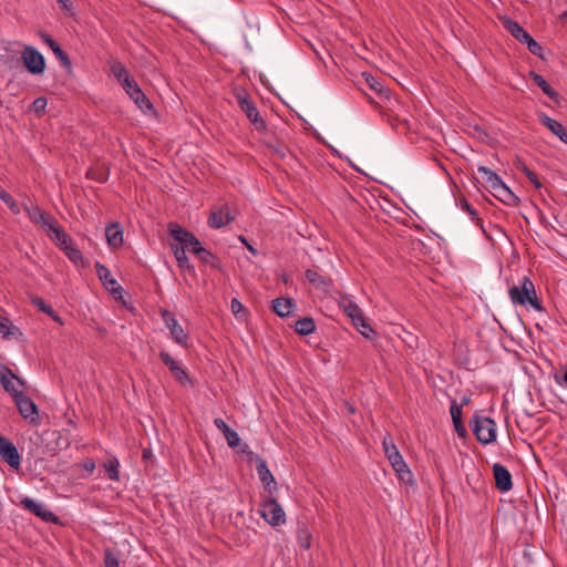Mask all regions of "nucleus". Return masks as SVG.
Returning <instances> with one entry per match:
<instances>
[{
    "label": "nucleus",
    "mask_w": 567,
    "mask_h": 567,
    "mask_svg": "<svg viewBox=\"0 0 567 567\" xmlns=\"http://www.w3.org/2000/svg\"><path fill=\"white\" fill-rule=\"evenodd\" d=\"M168 231L178 244L185 245L187 251L192 252L200 262L215 266V256L202 246L193 233L181 227L177 223H169Z\"/></svg>",
    "instance_id": "f257e3e1"
},
{
    "label": "nucleus",
    "mask_w": 567,
    "mask_h": 567,
    "mask_svg": "<svg viewBox=\"0 0 567 567\" xmlns=\"http://www.w3.org/2000/svg\"><path fill=\"white\" fill-rule=\"evenodd\" d=\"M509 298L514 305L524 307L527 310L543 312L544 307L537 296L535 286H512L508 290Z\"/></svg>",
    "instance_id": "f03ea898"
},
{
    "label": "nucleus",
    "mask_w": 567,
    "mask_h": 567,
    "mask_svg": "<svg viewBox=\"0 0 567 567\" xmlns=\"http://www.w3.org/2000/svg\"><path fill=\"white\" fill-rule=\"evenodd\" d=\"M384 454L399 478L404 482L412 481V472L391 437L384 436L382 441Z\"/></svg>",
    "instance_id": "7ed1b4c3"
},
{
    "label": "nucleus",
    "mask_w": 567,
    "mask_h": 567,
    "mask_svg": "<svg viewBox=\"0 0 567 567\" xmlns=\"http://www.w3.org/2000/svg\"><path fill=\"white\" fill-rule=\"evenodd\" d=\"M471 427L480 443L487 445L496 441V423L492 417L475 413L471 419Z\"/></svg>",
    "instance_id": "20e7f679"
},
{
    "label": "nucleus",
    "mask_w": 567,
    "mask_h": 567,
    "mask_svg": "<svg viewBox=\"0 0 567 567\" xmlns=\"http://www.w3.org/2000/svg\"><path fill=\"white\" fill-rule=\"evenodd\" d=\"M236 100L240 110L246 114V116L248 117L250 123L256 127V130H265L266 122L260 116L255 102L250 99L248 93L245 90L237 91Z\"/></svg>",
    "instance_id": "39448f33"
},
{
    "label": "nucleus",
    "mask_w": 567,
    "mask_h": 567,
    "mask_svg": "<svg viewBox=\"0 0 567 567\" xmlns=\"http://www.w3.org/2000/svg\"><path fill=\"white\" fill-rule=\"evenodd\" d=\"M260 516L274 527L286 523V513L278 501L274 497H268L261 502Z\"/></svg>",
    "instance_id": "423d86ee"
},
{
    "label": "nucleus",
    "mask_w": 567,
    "mask_h": 567,
    "mask_svg": "<svg viewBox=\"0 0 567 567\" xmlns=\"http://www.w3.org/2000/svg\"><path fill=\"white\" fill-rule=\"evenodd\" d=\"M21 60L28 72L40 75L45 70V60L42 53L31 45H25L21 51Z\"/></svg>",
    "instance_id": "0eeeda50"
},
{
    "label": "nucleus",
    "mask_w": 567,
    "mask_h": 567,
    "mask_svg": "<svg viewBox=\"0 0 567 567\" xmlns=\"http://www.w3.org/2000/svg\"><path fill=\"white\" fill-rule=\"evenodd\" d=\"M0 384L3 390L8 392L12 399L23 393L25 382L17 377L10 368L0 364Z\"/></svg>",
    "instance_id": "6e6552de"
},
{
    "label": "nucleus",
    "mask_w": 567,
    "mask_h": 567,
    "mask_svg": "<svg viewBox=\"0 0 567 567\" xmlns=\"http://www.w3.org/2000/svg\"><path fill=\"white\" fill-rule=\"evenodd\" d=\"M126 82L127 83H125L122 87L130 96V99L144 114L151 113L154 110V106L150 99L142 91L137 82L134 79L126 80Z\"/></svg>",
    "instance_id": "1a4fd4ad"
},
{
    "label": "nucleus",
    "mask_w": 567,
    "mask_h": 567,
    "mask_svg": "<svg viewBox=\"0 0 567 567\" xmlns=\"http://www.w3.org/2000/svg\"><path fill=\"white\" fill-rule=\"evenodd\" d=\"M163 321L169 330L172 339L179 346H188V334L184 331L183 327L178 323L177 319L168 310L161 311Z\"/></svg>",
    "instance_id": "9d476101"
},
{
    "label": "nucleus",
    "mask_w": 567,
    "mask_h": 567,
    "mask_svg": "<svg viewBox=\"0 0 567 567\" xmlns=\"http://www.w3.org/2000/svg\"><path fill=\"white\" fill-rule=\"evenodd\" d=\"M20 505L25 511L32 513L44 522L51 523L58 520L56 516L42 502L34 501L28 496H23L20 498Z\"/></svg>",
    "instance_id": "9b49d317"
},
{
    "label": "nucleus",
    "mask_w": 567,
    "mask_h": 567,
    "mask_svg": "<svg viewBox=\"0 0 567 567\" xmlns=\"http://www.w3.org/2000/svg\"><path fill=\"white\" fill-rule=\"evenodd\" d=\"M235 218V210L229 205L225 204L210 212L208 225L212 228L219 229L230 224Z\"/></svg>",
    "instance_id": "f8f14e48"
},
{
    "label": "nucleus",
    "mask_w": 567,
    "mask_h": 567,
    "mask_svg": "<svg viewBox=\"0 0 567 567\" xmlns=\"http://www.w3.org/2000/svg\"><path fill=\"white\" fill-rule=\"evenodd\" d=\"M0 456L10 467L19 470L21 455L16 445L8 439L0 435Z\"/></svg>",
    "instance_id": "ddd939ff"
},
{
    "label": "nucleus",
    "mask_w": 567,
    "mask_h": 567,
    "mask_svg": "<svg viewBox=\"0 0 567 567\" xmlns=\"http://www.w3.org/2000/svg\"><path fill=\"white\" fill-rule=\"evenodd\" d=\"M159 358L163 361V363L173 373L176 381H178L182 385H192L193 384L187 371L168 352L162 351L159 353Z\"/></svg>",
    "instance_id": "4468645a"
},
{
    "label": "nucleus",
    "mask_w": 567,
    "mask_h": 567,
    "mask_svg": "<svg viewBox=\"0 0 567 567\" xmlns=\"http://www.w3.org/2000/svg\"><path fill=\"white\" fill-rule=\"evenodd\" d=\"M21 416L30 423H38L39 412L35 403L24 393L13 399Z\"/></svg>",
    "instance_id": "2eb2a0df"
},
{
    "label": "nucleus",
    "mask_w": 567,
    "mask_h": 567,
    "mask_svg": "<svg viewBox=\"0 0 567 567\" xmlns=\"http://www.w3.org/2000/svg\"><path fill=\"white\" fill-rule=\"evenodd\" d=\"M493 474L495 478L496 487L501 492H508L513 487L512 475L509 471L502 464L493 465Z\"/></svg>",
    "instance_id": "dca6fc26"
},
{
    "label": "nucleus",
    "mask_w": 567,
    "mask_h": 567,
    "mask_svg": "<svg viewBox=\"0 0 567 567\" xmlns=\"http://www.w3.org/2000/svg\"><path fill=\"white\" fill-rule=\"evenodd\" d=\"M271 309L277 316L286 318L295 313L297 303L291 298L279 297L272 300Z\"/></svg>",
    "instance_id": "f3484780"
},
{
    "label": "nucleus",
    "mask_w": 567,
    "mask_h": 567,
    "mask_svg": "<svg viewBox=\"0 0 567 567\" xmlns=\"http://www.w3.org/2000/svg\"><path fill=\"white\" fill-rule=\"evenodd\" d=\"M25 212L33 223L41 225L44 229L50 227V225L56 220L53 216L45 213L37 205L30 207L25 206Z\"/></svg>",
    "instance_id": "a211bd4d"
},
{
    "label": "nucleus",
    "mask_w": 567,
    "mask_h": 567,
    "mask_svg": "<svg viewBox=\"0 0 567 567\" xmlns=\"http://www.w3.org/2000/svg\"><path fill=\"white\" fill-rule=\"evenodd\" d=\"M41 39L43 42L52 50L55 58L60 61L61 65L63 68L70 69L71 68V61L68 56V54L62 50L60 44L48 33H40Z\"/></svg>",
    "instance_id": "6ab92c4d"
},
{
    "label": "nucleus",
    "mask_w": 567,
    "mask_h": 567,
    "mask_svg": "<svg viewBox=\"0 0 567 567\" xmlns=\"http://www.w3.org/2000/svg\"><path fill=\"white\" fill-rule=\"evenodd\" d=\"M47 235L53 240L61 249L65 245H70L72 238L63 230L59 221L55 220L45 229Z\"/></svg>",
    "instance_id": "aec40b11"
},
{
    "label": "nucleus",
    "mask_w": 567,
    "mask_h": 567,
    "mask_svg": "<svg viewBox=\"0 0 567 567\" xmlns=\"http://www.w3.org/2000/svg\"><path fill=\"white\" fill-rule=\"evenodd\" d=\"M105 237L111 248L116 249L123 245V228L118 223H112L105 228Z\"/></svg>",
    "instance_id": "412c9836"
},
{
    "label": "nucleus",
    "mask_w": 567,
    "mask_h": 567,
    "mask_svg": "<svg viewBox=\"0 0 567 567\" xmlns=\"http://www.w3.org/2000/svg\"><path fill=\"white\" fill-rule=\"evenodd\" d=\"M540 123L547 127L553 134H555L561 142L567 144V130L564 127L561 123L549 117L546 114L540 115Z\"/></svg>",
    "instance_id": "4be33fe9"
},
{
    "label": "nucleus",
    "mask_w": 567,
    "mask_h": 567,
    "mask_svg": "<svg viewBox=\"0 0 567 567\" xmlns=\"http://www.w3.org/2000/svg\"><path fill=\"white\" fill-rule=\"evenodd\" d=\"M503 27L523 44L530 38V34L517 21L509 18L503 20Z\"/></svg>",
    "instance_id": "5701e85b"
},
{
    "label": "nucleus",
    "mask_w": 567,
    "mask_h": 567,
    "mask_svg": "<svg viewBox=\"0 0 567 567\" xmlns=\"http://www.w3.org/2000/svg\"><path fill=\"white\" fill-rule=\"evenodd\" d=\"M0 336L3 339H19L22 337V332L10 319L0 316Z\"/></svg>",
    "instance_id": "b1692460"
},
{
    "label": "nucleus",
    "mask_w": 567,
    "mask_h": 567,
    "mask_svg": "<svg viewBox=\"0 0 567 567\" xmlns=\"http://www.w3.org/2000/svg\"><path fill=\"white\" fill-rule=\"evenodd\" d=\"M110 295L114 298L115 301L121 303L122 307L130 311H134V306L131 302V296L125 291L123 286H112L110 289Z\"/></svg>",
    "instance_id": "393cba45"
},
{
    "label": "nucleus",
    "mask_w": 567,
    "mask_h": 567,
    "mask_svg": "<svg viewBox=\"0 0 567 567\" xmlns=\"http://www.w3.org/2000/svg\"><path fill=\"white\" fill-rule=\"evenodd\" d=\"M110 69H111L113 76L117 80V82L121 84V86H123L125 83H127L126 80L134 79L130 74L126 66L117 60H114L110 63Z\"/></svg>",
    "instance_id": "a878e982"
},
{
    "label": "nucleus",
    "mask_w": 567,
    "mask_h": 567,
    "mask_svg": "<svg viewBox=\"0 0 567 567\" xmlns=\"http://www.w3.org/2000/svg\"><path fill=\"white\" fill-rule=\"evenodd\" d=\"M477 172L481 174L482 178L485 181V183L489 186V188L493 192L503 182L502 178L495 172H493L491 168L486 166H480L477 168Z\"/></svg>",
    "instance_id": "bb28decb"
},
{
    "label": "nucleus",
    "mask_w": 567,
    "mask_h": 567,
    "mask_svg": "<svg viewBox=\"0 0 567 567\" xmlns=\"http://www.w3.org/2000/svg\"><path fill=\"white\" fill-rule=\"evenodd\" d=\"M297 542L298 545L306 550H308L312 545V533L303 523L298 525Z\"/></svg>",
    "instance_id": "cd10ccee"
},
{
    "label": "nucleus",
    "mask_w": 567,
    "mask_h": 567,
    "mask_svg": "<svg viewBox=\"0 0 567 567\" xmlns=\"http://www.w3.org/2000/svg\"><path fill=\"white\" fill-rule=\"evenodd\" d=\"M353 326L357 328V330L367 339H371L374 334L373 329L371 326L365 321L362 311L357 315L354 318L351 319Z\"/></svg>",
    "instance_id": "c85d7f7f"
},
{
    "label": "nucleus",
    "mask_w": 567,
    "mask_h": 567,
    "mask_svg": "<svg viewBox=\"0 0 567 567\" xmlns=\"http://www.w3.org/2000/svg\"><path fill=\"white\" fill-rule=\"evenodd\" d=\"M257 473H258L259 480L262 482V484L265 486L268 487L271 484L276 485L275 477H274L272 473L270 472V470L268 468L266 461L259 460V462L257 464Z\"/></svg>",
    "instance_id": "c756f323"
},
{
    "label": "nucleus",
    "mask_w": 567,
    "mask_h": 567,
    "mask_svg": "<svg viewBox=\"0 0 567 567\" xmlns=\"http://www.w3.org/2000/svg\"><path fill=\"white\" fill-rule=\"evenodd\" d=\"M295 330L301 336H309L316 330L315 320L310 317L301 318L295 323Z\"/></svg>",
    "instance_id": "7c9ffc66"
},
{
    "label": "nucleus",
    "mask_w": 567,
    "mask_h": 567,
    "mask_svg": "<svg viewBox=\"0 0 567 567\" xmlns=\"http://www.w3.org/2000/svg\"><path fill=\"white\" fill-rule=\"evenodd\" d=\"M495 196L505 204H513L518 200L515 194L506 186L504 182L494 190Z\"/></svg>",
    "instance_id": "2f4dec72"
},
{
    "label": "nucleus",
    "mask_w": 567,
    "mask_h": 567,
    "mask_svg": "<svg viewBox=\"0 0 567 567\" xmlns=\"http://www.w3.org/2000/svg\"><path fill=\"white\" fill-rule=\"evenodd\" d=\"M530 76L533 82L551 100H555L558 94L550 87L546 80L538 73L532 72Z\"/></svg>",
    "instance_id": "473e14b6"
},
{
    "label": "nucleus",
    "mask_w": 567,
    "mask_h": 567,
    "mask_svg": "<svg viewBox=\"0 0 567 567\" xmlns=\"http://www.w3.org/2000/svg\"><path fill=\"white\" fill-rule=\"evenodd\" d=\"M103 467L109 473V477L112 481H118L120 480V473H118L120 462H118V460L116 457H112V458L107 460L103 464Z\"/></svg>",
    "instance_id": "72a5a7b5"
},
{
    "label": "nucleus",
    "mask_w": 567,
    "mask_h": 567,
    "mask_svg": "<svg viewBox=\"0 0 567 567\" xmlns=\"http://www.w3.org/2000/svg\"><path fill=\"white\" fill-rule=\"evenodd\" d=\"M0 199L8 206L12 214H20V206L14 200V198L2 187H0Z\"/></svg>",
    "instance_id": "f704fd0d"
},
{
    "label": "nucleus",
    "mask_w": 567,
    "mask_h": 567,
    "mask_svg": "<svg viewBox=\"0 0 567 567\" xmlns=\"http://www.w3.org/2000/svg\"><path fill=\"white\" fill-rule=\"evenodd\" d=\"M230 309H231V312L233 315L240 321H246L247 318H248V311L247 309L243 306V303L234 298L230 302Z\"/></svg>",
    "instance_id": "c9c22d12"
},
{
    "label": "nucleus",
    "mask_w": 567,
    "mask_h": 567,
    "mask_svg": "<svg viewBox=\"0 0 567 567\" xmlns=\"http://www.w3.org/2000/svg\"><path fill=\"white\" fill-rule=\"evenodd\" d=\"M62 250L74 264L83 261L82 252L75 247L72 240L70 241V245H65L64 247H62Z\"/></svg>",
    "instance_id": "e433bc0d"
},
{
    "label": "nucleus",
    "mask_w": 567,
    "mask_h": 567,
    "mask_svg": "<svg viewBox=\"0 0 567 567\" xmlns=\"http://www.w3.org/2000/svg\"><path fill=\"white\" fill-rule=\"evenodd\" d=\"M173 250L179 267H188V258L186 256L187 247H185V245L178 244L175 247H173Z\"/></svg>",
    "instance_id": "4c0bfd02"
},
{
    "label": "nucleus",
    "mask_w": 567,
    "mask_h": 567,
    "mask_svg": "<svg viewBox=\"0 0 567 567\" xmlns=\"http://www.w3.org/2000/svg\"><path fill=\"white\" fill-rule=\"evenodd\" d=\"M341 307H342L344 313L350 319L354 318L357 315H359L361 312V309L359 308V306L357 303H354L353 301L348 300V299H343L341 301Z\"/></svg>",
    "instance_id": "58836bf2"
},
{
    "label": "nucleus",
    "mask_w": 567,
    "mask_h": 567,
    "mask_svg": "<svg viewBox=\"0 0 567 567\" xmlns=\"http://www.w3.org/2000/svg\"><path fill=\"white\" fill-rule=\"evenodd\" d=\"M86 177L99 183H105L109 178V172L104 168H90L86 173Z\"/></svg>",
    "instance_id": "ea45409f"
},
{
    "label": "nucleus",
    "mask_w": 567,
    "mask_h": 567,
    "mask_svg": "<svg viewBox=\"0 0 567 567\" xmlns=\"http://www.w3.org/2000/svg\"><path fill=\"white\" fill-rule=\"evenodd\" d=\"M95 268H96V274H97L100 280L102 281V284H116V280L114 278H110L111 271L109 268H106L105 266H103L99 262L95 265Z\"/></svg>",
    "instance_id": "a19ab883"
},
{
    "label": "nucleus",
    "mask_w": 567,
    "mask_h": 567,
    "mask_svg": "<svg viewBox=\"0 0 567 567\" xmlns=\"http://www.w3.org/2000/svg\"><path fill=\"white\" fill-rule=\"evenodd\" d=\"M517 167H518V169H520L525 174V176L528 178V181L537 189H539L542 187V183H540L538 176L532 169H529L525 164L519 163Z\"/></svg>",
    "instance_id": "79ce46f5"
},
{
    "label": "nucleus",
    "mask_w": 567,
    "mask_h": 567,
    "mask_svg": "<svg viewBox=\"0 0 567 567\" xmlns=\"http://www.w3.org/2000/svg\"><path fill=\"white\" fill-rule=\"evenodd\" d=\"M227 444L231 449H237L241 446V439L239 437L238 433L230 429L227 431V433L224 435Z\"/></svg>",
    "instance_id": "37998d69"
},
{
    "label": "nucleus",
    "mask_w": 567,
    "mask_h": 567,
    "mask_svg": "<svg viewBox=\"0 0 567 567\" xmlns=\"http://www.w3.org/2000/svg\"><path fill=\"white\" fill-rule=\"evenodd\" d=\"M104 565L105 567H120L118 556L113 550L106 549L104 555Z\"/></svg>",
    "instance_id": "c03bdc74"
},
{
    "label": "nucleus",
    "mask_w": 567,
    "mask_h": 567,
    "mask_svg": "<svg viewBox=\"0 0 567 567\" xmlns=\"http://www.w3.org/2000/svg\"><path fill=\"white\" fill-rule=\"evenodd\" d=\"M524 44L527 45V49L534 55L539 56V58L543 56V48H542V45L536 40H534L532 37L528 38V40Z\"/></svg>",
    "instance_id": "a18cd8bd"
},
{
    "label": "nucleus",
    "mask_w": 567,
    "mask_h": 567,
    "mask_svg": "<svg viewBox=\"0 0 567 567\" xmlns=\"http://www.w3.org/2000/svg\"><path fill=\"white\" fill-rule=\"evenodd\" d=\"M450 413H451L453 424L462 421V406L458 405L456 402H453L451 404Z\"/></svg>",
    "instance_id": "49530a36"
},
{
    "label": "nucleus",
    "mask_w": 567,
    "mask_h": 567,
    "mask_svg": "<svg viewBox=\"0 0 567 567\" xmlns=\"http://www.w3.org/2000/svg\"><path fill=\"white\" fill-rule=\"evenodd\" d=\"M306 278L309 281V284H324L321 275L312 269H308L306 271Z\"/></svg>",
    "instance_id": "de8ad7c7"
},
{
    "label": "nucleus",
    "mask_w": 567,
    "mask_h": 567,
    "mask_svg": "<svg viewBox=\"0 0 567 567\" xmlns=\"http://www.w3.org/2000/svg\"><path fill=\"white\" fill-rule=\"evenodd\" d=\"M48 101L45 97H37L32 103V109L35 113H41L45 110Z\"/></svg>",
    "instance_id": "09e8293b"
},
{
    "label": "nucleus",
    "mask_w": 567,
    "mask_h": 567,
    "mask_svg": "<svg viewBox=\"0 0 567 567\" xmlns=\"http://www.w3.org/2000/svg\"><path fill=\"white\" fill-rule=\"evenodd\" d=\"M461 207L472 217L473 220H480L477 212L472 207V205L467 200L461 202Z\"/></svg>",
    "instance_id": "8fccbe9b"
},
{
    "label": "nucleus",
    "mask_w": 567,
    "mask_h": 567,
    "mask_svg": "<svg viewBox=\"0 0 567 567\" xmlns=\"http://www.w3.org/2000/svg\"><path fill=\"white\" fill-rule=\"evenodd\" d=\"M33 303L43 312L48 313L49 316H53V309L48 306L42 299L34 298Z\"/></svg>",
    "instance_id": "3c124183"
},
{
    "label": "nucleus",
    "mask_w": 567,
    "mask_h": 567,
    "mask_svg": "<svg viewBox=\"0 0 567 567\" xmlns=\"http://www.w3.org/2000/svg\"><path fill=\"white\" fill-rule=\"evenodd\" d=\"M363 78L367 82V84L370 86V89L374 90V91H379L380 90V83L369 73H363Z\"/></svg>",
    "instance_id": "603ef678"
},
{
    "label": "nucleus",
    "mask_w": 567,
    "mask_h": 567,
    "mask_svg": "<svg viewBox=\"0 0 567 567\" xmlns=\"http://www.w3.org/2000/svg\"><path fill=\"white\" fill-rule=\"evenodd\" d=\"M215 426L225 435L231 427L220 417L214 420Z\"/></svg>",
    "instance_id": "864d4df0"
},
{
    "label": "nucleus",
    "mask_w": 567,
    "mask_h": 567,
    "mask_svg": "<svg viewBox=\"0 0 567 567\" xmlns=\"http://www.w3.org/2000/svg\"><path fill=\"white\" fill-rule=\"evenodd\" d=\"M453 425H454L455 432L457 433V435L460 437L464 439L467 436V431H466L465 426L463 425L462 421L456 422Z\"/></svg>",
    "instance_id": "5fc2aeb1"
},
{
    "label": "nucleus",
    "mask_w": 567,
    "mask_h": 567,
    "mask_svg": "<svg viewBox=\"0 0 567 567\" xmlns=\"http://www.w3.org/2000/svg\"><path fill=\"white\" fill-rule=\"evenodd\" d=\"M83 468L87 472V473H93V471L95 470V463L94 461L92 460H87L83 463Z\"/></svg>",
    "instance_id": "6e6d98bb"
},
{
    "label": "nucleus",
    "mask_w": 567,
    "mask_h": 567,
    "mask_svg": "<svg viewBox=\"0 0 567 567\" xmlns=\"http://www.w3.org/2000/svg\"><path fill=\"white\" fill-rule=\"evenodd\" d=\"M63 10H70V1L69 0H55Z\"/></svg>",
    "instance_id": "4d7b16f0"
},
{
    "label": "nucleus",
    "mask_w": 567,
    "mask_h": 567,
    "mask_svg": "<svg viewBox=\"0 0 567 567\" xmlns=\"http://www.w3.org/2000/svg\"><path fill=\"white\" fill-rule=\"evenodd\" d=\"M240 240L247 245L248 249H249L252 254H256V250H255L250 245H248V244H247V240H246L243 236H240Z\"/></svg>",
    "instance_id": "13d9d810"
},
{
    "label": "nucleus",
    "mask_w": 567,
    "mask_h": 567,
    "mask_svg": "<svg viewBox=\"0 0 567 567\" xmlns=\"http://www.w3.org/2000/svg\"><path fill=\"white\" fill-rule=\"evenodd\" d=\"M54 321L62 323L60 317L53 311V316H50Z\"/></svg>",
    "instance_id": "bf43d9fd"
},
{
    "label": "nucleus",
    "mask_w": 567,
    "mask_h": 567,
    "mask_svg": "<svg viewBox=\"0 0 567 567\" xmlns=\"http://www.w3.org/2000/svg\"><path fill=\"white\" fill-rule=\"evenodd\" d=\"M519 284H524V285H527V284H532L530 279L528 277H523V279L520 280Z\"/></svg>",
    "instance_id": "052dcab7"
},
{
    "label": "nucleus",
    "mask_w": 567,
    "mask_h": 567,
    "mask_svg": "<svg viewBox=\"0 0 567 567\" xmlns=\"http://www.w3.org/2000/svg\"><path fill=\"white\" fill-rule=\"evenodd\" d=\"M247 449H248V445H247V444H244V445L241 446L240 451H241L243 453H245V452H247Z\"/></svg>",
    "instance_id": "680f3d73"
},
{
    "label": "nucleus",
    "mask_w": 567,
    "mask_h": 567,
    "mask_svg": "<svg viewBox=\"0 0 567 567\" xmlns=\"http://www.w3.org/2000/svg\"><path fill=\"white\" fill-rule=\"evenodd\" d=\"M564 381L567 384V367H566V371H565V374H564Z\"/></svg>",
    "instance_id": "e2e57ef3"
},
{
    "label": "nucleus",
    "mask_w": 567,
    "mask_h": 567,
    "mask_svg": "<svg viewBox=\"0 0 567 567\" xmlns=\"http://www.w3.org/2000/svg\"><path fill=\"white\" fill-rule=\"evenodd\" d=\"M567 18V11H565L563 14H561V19H565Z\"/></svg>",
    "instance_id": "0e129e2a"
},
{
    "label": "nucleus",
    "mask_w": 567,
    "mask_h": 567,
    "mask_svg": "<svg viewBox=\"0 0 567 567\" xmlns=\"http://www.w3.org/2000/svg\"><path fill=\"white\" fill-rule=\"evenodd\" d=\"M468 401H470V400H468L467 398H464V399H463V403H464V404H467V403H468Z\"/></svg>",
    "instance_id": "69168bd1"
},
{
    "label": "nucleus",
    "mask_w": 567,
    "mask_h": 567,
    "mask_svg": "<svg viewBox=\"0 0 567 567\" xmlns=\"http://www.w3.org/2000/svg\"><path fill=\"white\" fill-rule=\"evenodd\" d=\"M148 456V452L147 451H144L143 452V457H147Z\"/></svg>",
    "instance_id": "338daca9"
}]
</instances>
